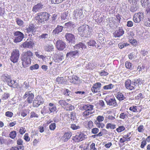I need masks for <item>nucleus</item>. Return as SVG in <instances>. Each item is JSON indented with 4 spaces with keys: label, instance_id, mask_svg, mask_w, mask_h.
I'll use <instances>...</instances> for the list:
<instances>
[{
    "label": "nucleus",
    "instance_id": "f257e3e1",
    "mask_svg": "<svg viewBox=\"0 0 150 150\" xmlns=\"http://www.w3.org/2000/svg\"><path fill=\"white\" fill-rule=\"evenodd\" d=\"M33 54L30 50H27L23 53L21 57L22 65L25 68L29 66L31 64L32 59L33 58Z\"/></svg>",
    "mask_w": 150,
    "mask_h": 150
},
{
    "label": "nucleus",
    "instance_id": "f03ea898",
    "mask_svg": "<svg viewBox=\"0 0 150 150\" xmlns=\"http://www.w3.org/2000/svg\"><path fill=\"white\" fill-rule=\"evenodd\" d=\"M91 28L87 25H83L78 29V34L81 37H88L91 34Z\"/></svg>",
    "mask_w": 150,
    "mask_h": 150
},
{
    "label": "nucleus",
    "instance_id": "7ed1b4c3",
    "mask_svg": "<svg viewBox=\"0 0 150 150\" xmlns=\"http://www.w3.org/2000/svg\"><path fill=\"white\" fill-rule=\"evenodd\" d=\"M50 14L46 12L39 13L35 17V20L39 23H44L49 19Z\"/></svg>",
    "mask_w": 150,
    "mask_h": 150
},
{
    "label": "nucleus",
    "instance_id": "20e7f679",
    "mask_svg": "<svg viewBox=\"0 0 150 150\" xmlns=\"http://www.w3.org/2000/svg\"><path fill=\"white\" fill-rule=\"evenodd\" d=\"M20 55V52L18 50L14 49L11 54L10 59L13 63L18 62Z\"/></svg>",
    "mask_w": 150,
    "mask_h": 150
},
{
    "label": "nucleus",
    "instance_id": "39448f33",
    "mask_svg": "<svg viewBox=\"0 0 150 150\" xmlns=\"http://www.w3.org/2000/svg\"><path fill=\"white\" fill-rule=\"evenodd\" d=\"M59 105L67 111H71L74 109V106L67 103L64 100H61L58 102Z\"/></svg>",
    "mask_w": 150,
    "mask_h": 150
},
{
    "label": "nucleus",
    "instance_id": "423d86ee",
    "mask_svg": "<svg viewBox=\"0 0 150 150\" xmlns=\"http://www.w3.org/2000/svg\"><path fill=\"white\" fill-rule=\"evenodd\" d=\"M56 47L59 51H62L64 50L67 46L65 42L61 40H58L56 42Z\"/></svg>",
    "mask_w": 150,
    "mask_h": 150
},
{
    "label": "nucleus",
    "instance_id": "0eeeda50",
    "mask_svg": "<svg viewBox=\"0 0 150 150\" xmlns=\"http://www.w3.org/2000/svg\"><path fill=\"white\" fill-rule=\"evenodd\" d=\"M144 18V13L142 12H139L135 13L133 16L134 21L137 23H139L141 21H143Z\"/></svg>",
    "mask_w": 150,
    "mask_h": 150
},
{
    "label": "nucleus",
    "instance_id": "6e6552de",
    "mask_svg": "<svg viewBox=\"0 0 150 150\" xmlns=\"http://www.w3.org/2000/svg\"><path fill=\"white\" fill-rule=\"evenodd\" d=\"M34 97V94L32 93L31 91H28L25 92L23 96L24 99L27 98L26 100L29 104H30L32 103Z\"/></svg>",
    "mask_w": 150,
    "mask_h": 150
},
{
    "label": "nucleus",
    "instance_id": "1a4fd4ad",
    "mask_svg": "<svg viewBox=\"0 0 150 150\" xmlns=\"http://www.w3.org/2000/svg\"><path fill=\"white\" fill-rule=\"evenodd\" d=\"M44 101L43 98L40 96H36L33 100V105L34 107H37L40 105L43 104Z\"/></svg>",
    "mask_w": 150,
    "mask_h": 150
},
{
    "label": "nucleus",
    "instance_id": "9d476101",
    "mask_svg": "<svg viewBox=\"0 0 150 150\" xmlns=\"http://www.w3.org/2000/svg\"><path fill=\"white\" fill-rule=\"evenodd\" d=\"M14 35L15 37L14 42L16 43L21 42L24 38V34L20 31L15 32Z\"/></svg>",
    "mask_w": 150,
    "mask_h": 150
},
{
    "label": "nucleus",
    "instance_id": "9b49d317",
    "mask_svg": "<svg viewBox=\"0 0 150 150\" xmlns=\"http://www.w3.org/2000/svg\"><path fill=\"white\" fill-rule=\"evenodd\" d=\"M37 29V27L35 25L32 23H30L27 26L26 30L27 33L29 34L31 33L33 35H34Z\"/></svg>",
    "mask_w": 150,
    "mask_h": 150
},
{
    "label": "nucleus",
    "instance_id": "f8f14e48",
    "mask_svg": "<svg viewBox=\"0 0 150 150\" xmlns=\"http://www.w3.org/2000/svg\"><path fill=\"white\" fill-rule=\"evenodd\" d=\"M102 84L100 82L95 83L91 88V90L93 93H100L101 91Z\"/></svg>",
    "mask_w": 150,
    "mask_h": 150
},
{
    "label": "nucleus",
    "instance_id": "ddd939ff",
    "mask_svg": "<svg viewBox=\"0 0 150 150\" xmlns=\"http://www.w3.org/2000/svg\"><path fill=\"white\" fill-rule=\"evenodd\" d=\"M86 138V136L82 133H78L73 137V139L76 142L81 141Z\"/></svg>",
    "mask_w": 150,
    "mask_h": 150
},
{
    "label": "nucleus",
    "instance_id": "4468645a",
    "mask_svg": "<svg viewBox=\"0 0 150 150\" xmlns=\"http://www.w3.org/2000/svg\"><path fill=\"white\" fill-rule=\"evenodd\" d=\"M65 37L68 43H74L75 41V37L74 35L71 33H67Z\"/></svg>",
    "mask_w": 150,
    "mask_h": 150
},
{
    "label": "nucleus",
    "instance_id": "2eb2a0df",
    "mask_svg": "<svg viewBox=\"0 0 150 150\" xmlns=\"http://www.w3.org/2000/svg\"><path fill=\"white\" fill-rule=\"evenodd\" d=\"M131 80L129 79H127L125 82V87L128 90L132 91L135 89V87L132 85Z\"/></svg>",
    "mask_w": 150,
    "mask_h": 150
},
{
    "label": "nucleus",
    "instance_id": "dca6fc26",
    "mask_svg": "<svg viewBox=\"0 0 150 150\" xmlns=\"http://www.w3.org/2000/svg\"><path fill=\"white\" fill-rule=\"evenodd\" d=\"M7 85L11 88H20L21 87L18 83H17L16 81L11 80L8 82Z\"/></svg>",
    "mask_w": 150,
    "mask_h": 150
},
{
    "label": "nucleus",
    "instance_id": "f3484780",
    "mask_svg": "<svg viewBox=\"0 0 150 150\" xmlns=\"http://www.w3.org/2000/svg\"><path fill=\"white\" fill-rule=\"evenodd\" d=\"M79 54V51L77 50H75L71 51L68 52L66 54V56L67 57H69L70 58H75V57L78 56Z\"/></svg>",
    "mask_w": 150,
    "mask_h": 150
},
{
    "label": "nucleus",
    "instance_id": "a211bd4d",
    "mask_svg": "<svg viewBox=\"0 0 150 150\" xmlns=\"http://www.w3.org/2000/svg\"><path fill=\"white\" fill-rule=\"evenodd\" d=\"M34 43L32 41H25L22 45V46L25 48H31L33 47Z\"/></svg>",
    "mask_w": 150,
    "mask_h": 150
},
{
    "label": "nucleus",
    "instance_id": "6ab92c4d",
    "mask_svg": "<svg viewBox=\"0 0 150 150\" xmlns=\"http://www.w3.org/2000/svg\"><path fill=\"white\" fill-rule=\"evenodd\" d=\"M107 103L108 105L111 106L112 107H116L117 106L116 100L114 98L110 99L107 101Z\"/></svg>",
    "mask_w": 150,
    "mask_h": 150
},
{
    "label": "nucleus",
    "instance_id": "aec40b11",
    "mask_svg": "<svg viewBox=\"0 0 150 150\" xmlns=\"http://www.w3.org/2000/svg\"><path fill=\"white\" fill-rule=\"evenodd\" d=\"M44 49L46 52H51L54 51V47L52 44H50L46 45L44 46Z\"/></svg>",
    "mask_w": 150,
    "mask_h": 150
},
{
    "label": "nucleus",
    "instance_id": "412c9836",
    "mask_svg": "<svg viewBox=\"0 0 150 150\" xmlns=\"http://www.w3.org/2000/svg\"><path fill=\"white\" fill-rule=\"evenodd\" d=\"M63 27L62 26L57 25V27L53 30L52 33L53 35H55L61 32L63 30Z\"/></svg>",
    "mask_w": 150,
    "mask_h": 150
},
{
    "label": "nucleus",
    "instance_id": "4be33fe9",
    "mask_svg": "<svg viewBox=\"0 0 150 150\" xmlns=\"http://www.w3.org/2000/svg\"><path fill=\"white\" fill-rule=\"evenodd\" d=\"M142 83V80L140 78L134 79L132 81V85L134 86L135 87L136 86H139V85H141Z\"/></svg>",
    "mask_w": 150,
    "mask_h": 150
},
{
    "label": "nucleus",
    "instance_id": "5701e85b",
    "mask_svg": "<svg viewBox=\"0 0 150 150\" xmlns=\"http://www.w3.org/2000/svg\"><path fill=\"white\" fill-rule=\"evenodd\" d=\"M49 109L50 110V113H54L57 110V107L56 105L53 103H50L49 104Z\"/></svg>",
    "mask_w": 150,
    "mask_h": 150
},
{
    "label": "nucleus",
    "instance_id": "b1692460",
    "mask_svg": "<svg viewBox=\"0 0 150 150\" xmlns=\"http://www.w3.org/2000/svg\"><path fill=\"white\" fill-rule=\"evenodd\" d=\"M1 78L4 82H6L7 83L9 82L11 78V76L7 74H4L1 76Z\"/></svg>",
    "mask_w": 150,
    "mask_h": 150
},
{
    "label": "nucleus",
    "instance_id": "393cba45",
    "mask_svg": "<svg viewBox=\"0 0 150 150\" xmlns=\"http://www.w3.org/2000/svg\"><path fill=\"white\" fill-rule=\"evenodd\" d=\"M43 7V5L41 3H38L37 5H35L32 8V11L33 12L38 11L42 9Z\"/></svg>",
    "mask_w": 150,
    "mask_h": 150
},
{
    "label": "nucleus",
    "instance_id": "a878e982",
    "mask_svg": "<svg viewBox=\"0 0 150 150\" xmlns=\"http://www.w3.org/2000/svg\"><path fill=\"white\" fill-rule=\"evenodd\" d=\"M124 33V31L123 29L120 28L118 30L115 31V37H119L122 35Z\"/></svg>",
    "mask_w": 150,
    "mask_h": 150
},
{
    "label": "nucleus",
    "instance_id": "bb28decb",
    "mask_svg": "<svg viewBox=\"0 0 150 150\" xmlns=\"http://www.w3.org/2000/svg\"><path fill=\"white\" fill-rule=\"evenodd\" d=\"M93 108V105L89 104L84 105L82 107L83 110L91 112H92Z\"/></svg>",
    "mask_w": 150,
    "mask_h": 150
},
{
    "label": "nucleus",
    "instance_id": "cd10ccee",
    "mask_svg": "<svg viewBox=\"0 0 150 150\" xmlns=\"http://www.w3.org/2000/svg\"><path fill=\"white\" fill-rule=\"evenodd\" d=\"M116 97L119 101H121L124 100L125 97L122 93L118 92L117 93Z\"/></svg>",
    "mask_w": 150,
    "mask_h": 150
},
{
    "label": "nucleus",
    "instance_id": "c85d7f7f",
    "mask_svg": "<svg viewBox=\"0 0 150 150\" xmlns=\"http://www.w3.org/2000/svg\"><path fill=\"white\" fill-rule=\"evenodd\" d=\"M71 136V133L70 132L66 133L62 137L63 139L64 142L67 141L70 138Z\"/></svg>",
    "mask_w": 150,
    "mask_h": 150
},
{
    "label": "nucleus",
    "instance_id": "c756f323",
    "mask_svg": "<svg viewBox=\"0 0 150 150\" xmlns=\"http://www.w3.org/2000/svg\"><path fill=\"white\" fill-rule=\"evenodd\" d=\"M74 47L76 49L81 48L82 49H85L86 46L85 44L82 42H80L78 44L75 45Z\"/></svg>",
    "mask_w": 150,
    "mask_h": 150
},
{
    "label": "nucleus",
    "instance_id": "7c9ffc66",
    "mask_svg": "<svg viewBox=\"0 0 150 150\" xmlns=\"http://www.w3.org/2000/svg\"><path fill=\"white\" fill-rule=\"evenodd\" d=\"M96 67L95 63L89 62L86 66V68L87 69L93 70Z\"/></svg>",
    "mask_w": 150,
    "mask_h": 150
},
{
    "label": "nucleus",
    "instance_id": "2f4dec72",
    "mask_svg": "<svg viewBox=\"0 0 150 150\" xmlns=\"http://www.w3.org/2000/svg\"><path fill=\"white\" fill-rule=\"evenodd\" d=\"M42 113L43 114H50V110L49 108L47 107L46 106H44L41 111Z\"/></svg>",
    "mask_w": 150,
    "mask_h": 150
},
{
    "label": "nucleus",
    "instance_id": "473e14b6",
    "mask_svg": "<svg viewBox=\"0 0 150 150\" xmlns=\"http://www.w3.org/2000/svg\"><path fill=\"white\" fill-rule=\"evenodd\" d=\"M96 42L94 40H91L87 42V44L88 46L94 47L96 46Z\"/></svg>",
    "mask_w": 150,
    "mask_h": 150
},
{
    "label": "nucleus",
    "instance_id": "72a5a7b5",
    "mask_svg": "<svg viewBox=\"0 0 150 150\" xmlns=\"http://www.w3.org/2000/svg\"><path fill=\"white\" fill-rule=\"evenodd\" d=\"M79 77L76 75L73 76L71 79H70V82L73 83H75L78 81Z\"/></svg>",
    "mask_w": 150,
    "mask_h": 150
},
{
    "label": "nucleus",
    "instance_id": "f704fd0d",
    "mask_svg": "<svg viewBox=\"0 0 150 150\" xmlns=\"http://www.w3.org/2000/svg\"><path fill=\"white\" fill-rule=\"evenodd\" d=\"M138 107L136 106H133L130 107L129 110L133 112H138L137 110Z\"/></svg>",
    "mask_w": 150,
    "mask_h": 150
},
{
    "label": "nucleus",
    "instance_id": "c9c22d12",
    "mask_svg": "<svg viewBox=\"0 0 150 150\" xmlns=\"http://www.w3.org/2000/svg\"><path fill=\"white\" fill-rule=\"evenodd\" d=\"M71 128L73 130H76L80 129V127L76 124H71Z\"/></svg>",
    "mask_w": 150,
    "mask_h": 150
},
{
    "label": "nucleus",
    "instance_id": "e433bc0d",
    "mask_svg": "<svg viewBox=\"0 0 150 150\" xmlns=\"http://www.w3.org/2000/svg\"><path fill=\"white\" fill-rule=\"evenodd\" d=\"M125 65L127 69H129L130 70H132V64L129 62L128 61L126 62Z\"/></svg>",
    "mask_w": 150,
    "mask_h": 150
},
{
    "label": "nucleus",
    "instance_id": "4c0bfd02",
    "mask_svg": "<svg viewBox=\"0 0 150 150\" xmlns=\"http://www.w3.org/2000/svg\"><path fill=\"white\" fill-rule=\"evenodd\" d=\"M114 85L112 83H110L108 85H105L103 87V89L105 90L111 89L113 87Z\"/></svg>",
    "mask_w": 150,
    "mask_h": 150
},
{
    "label": "nucleus",
    "instance_id": "58836bf2",
    "mask_svg": "<svg viewBox=\"0 0 150 150\" xmlns=\"http://www.w3.org/2000/svg\"><path fill=\"white\" fill-rule=\"evenodd\" d=\"M16 20V21L17 24L20 26H21L23 25L24 24V22L21 19H19L18 18H17Z\"/></svg>",
    "mask_w": 150,
    "mask_h": 150
},
{
    "label": "nucleus",
    "instance_id": "ea45409f",
    "mask_svg": "<svg viewBox=\"0 0 150 150\" xmlns=\"http://www.w3.org/2000/svg\"><path fill=\"white\" fill-rule=\"evenodd\" d=\"M145 68L144 65L142 64H139L138 66L137 67V70L139 71H142L144 70Z\"/></svg>",
    "mask_w": 150,
    "mask_h": 150
},
{
    "label": "nucleus",
    "instance_id": "a19ab883",
    "mask_svg": "<svg viewBox=\"0 0 150 150\" xmlns=\"http://www.w3.org/2000/svg\"><path fill=\"white\" fill-rule=\"evenodd\" d=\"M74 25V23H73L71 22H69L66 23L65 24V26L68 28H71V27H73Z\"/></svg>",
    "mask_w": 150,
    "mask_h": 150
},
{
    "label": "nucleus",
    "instance_id": "79ce46f5",
    "mask_svg": "<svg viewBox=\"0 0 150 150\" xmlns=\"http://www.w3.org/2000/svg\"><path fill=\"white\" fill-rule=\"evenodd\" d=\"M64 80L63 77H58L56 79V81L59 84H62L64 82Z\"/></svg>",
    "mask_w": 150,
    "mask_h": 150
},
{
    "label": "nucleus",
    "instance_id": "37998d69",
    "mask_svg": "<svg viewBox=\"0 0 150 150\" xmlns=\"http://www.w3.org/2000/svg\"><path fill=\"white\" fill-rule=\"evenodd\" d=\"M138 9V7L136 4H134V6L131 7L130 8V11L132 12H135Z\"/></svg>",
    "mask_w": 150,
    "mask_h": 150
},
{
    "label": "nucleus",
    "instance_id": "c03bdc74",
    "mask_svg": "<svg viewBox=\"0 0 150 150\" xmlns=\"http://www.w3.org/2000/svg\"><path fill=\"white\" fill-rule=\"evenodd\" d=\"M65 0H51L52 4H58L61 3Z\"/></svg>",
    "mask_w": 150,
    "mask_h": 150
},
{
    "label": "nucleus",
    "instance_id": "a18cd8bd",
    "mask_svg": "<svg viewBox=\"0 0 150 150\" xmlns=\"http://www.w3.org/2000/svg\"><path fill=\"white\" fill-rule=\"evenodd\" d=\"M39 65L38 64H36L34 65L31 66L30 69L32 71L34 69H37L39 68Z\"/></svg>",
    "mask_w": 150,
    "mask_h": 150
},
{
    "label": "nucleus",
    "instance_id": "49530a36",
    "mask_svg": "<svg viewBox=\"0 0 150 150\" xmlns=\"http://www.w3.org/2000/svg\"><path fill=\"white\" fill-rule=\"evenodd\" d=\"M106 128L107 129L110 128L114 129L115 128V125L113 124H112L111 123H109L107 124Z\"/></svg>",
    "mask_w": 150,
    "mask_h": 150
},
{
    "label": "nucleus",
    "instance_id": "de8ad7c7",
    "mask_svg": "<svg viewBox=\"0 0 150 150\" xmlns=\"http://www.w3.org/2000/svg\"><path fill=\"white\" fill-rule=\"evenodd\" d=\"M16 136V132L15 131H13L11 132L9 134V137L12 139H13Z\"/></svg>",
    "mask_w": 150,
    "mask_h": 150
},
{
    "label": "nucleus",
    "instance_id": "09e8293b",
    "mask_svg": "<svg viewBox=\"0 0 150 150\" xmlns=\"http://www.w3.org/2000/svg\"><path fill=\"white\" fill-rule=\"evenodd\" d=\"M92 112L87 111L86 110H85V111L83 112V115L84 117H87L89 116L90 114H92Z\"/></svg>",
    "mask_w": 150,
    "mask_h": 150
},
{
    "label": "nucleus",
    "instance_id": "8fccbe9b",
    "mask_svg": "<svg viewBox=\"0 0 150 150\" xmlns=\"http://www.w3.org/2000/svg\"><path fill=\"white\" fill-rule=\"evenodd\" d=\"M115 16L116 18V21H117V22L120 23L121 20L122 19L121 16L119 14L117 13L116 15Z\"/></svg>",
    "mask_w": 150,
    "mask_h": 150
},
{
    "label": "nucleus",
    "instance_id": "3c124183",
    "mask_svg": "<svg viewBox=\"0 0 150 150\" xmlns=\"http://www.w3.org/2000/svg\"><path fill=\"white\" fill-rule=\"evenodd\" d=\"M10 95L8 93H4L2 96V99L6 100L9 97Z\"/></svg>",
    "mask_w": 150,
    "mask_h": 150
},
{
    "label": "nucleus",
    "instance_id": "603ef678",
    "mask_svg": "<svg viewBox=\"0 0 150 150\" xmlns=\"http://www.w3.org/2000/svg\"><path fill=\"white\" fill-rule=\"evenodd\" d=\"M30 114V118H32L33 117L37 118L38 117V115L33 111L31 112Z\"/></svg>",
    "mask_w": 150,
    "mask_h": 150
},
{
    "label": "nucleus",
    "instance_id": "864d4df0",
    "mask_svg": "<svg viewBox=\"0 0 150 150\" xmlns=\"http://www.w3.org/2000/svg\"><path fill=\"white\" fill-rule=\"evenodd\" d=\"M48 35L47 34L44 33L42 34L39 36V38L40 39H45L48 38Z\"/></svg>",
    "mask_w": 150,
    "mask_h": 150
},
{
    "label": "nucleus",
    "instance_id": "5fc2aeb1",
    "mask_svg": "<svg viewBox=\"0 0 150 150\" xmlns=\"http://www.w3.org/2000/svg\"><path fill=\"white\" fill-rule=\"evenodd\" d=\"M96 126L99 128H103L104 127L105 125L103 122H96Z\"/></svg>",
    "mask_w": 150,
    "mask_h": 150
},
{
    "label": "nucleus",
    "instance_id": "6e6d98bb",
    "mask_svg": "<svg viewBox=\"0 0 150 150\" xmlns=\"http://www.w3.org/2000/svg\"><path fill=\"white\" fill-rule=\"evenodd\" d=\"M13 115V113L11 111H7L5 113V115L9 117H12Z\"/></svg>",
    "mask_w": 150,
    "mask_h": 150
},
{
    "label": "nucleus",
    "instance_id": "4d7b16f0",
    "mask_svg": "<svg viewBox=\"0 0 150 150\" xmlns=\"http://www.w3.org/2000/svg\"><path fill=\"white\" fill-rule=\"evenodd\" d=\"M104 117L103 116L99 115L96 118V120L98 122H101L103 121Z\"/></svg>",
    "mask_w": 150,
    "mask_h": 150
},
{
    "label": "nucleus",
    "instance_id": "13d9d810",
    "mask_svg": "<svg viewBox=\"0 0 150 150\" xmlns=\"http://www.w3.org/2000/svg\"><path fill=\"white\" fill-rule=\"evenodd\" d=\"M144 24L146 26L150 27V20L149 18L145 20L144 21Z\"/></svg>",
    "mask_w": 150,
    "mask_h": 150
},
{
    "label": "nucleus",
    "instance_id": "bf43d9fd",
    "mask_svg": "<svg viewBox=\"0 0 150 150\" xmlns=\"http://www.w3.org/2000/svg\"><path fill=\"white\" fill-rule=\"evenodd\" d=\"M124 129L125 127L123 126H120L116 129V130L118 132H121Z\"/></svg>",
    "mask_w": 150,
    "mask_h": 150
},
{
    "label": "nucleus",
    "instance_id": "052dcab7",
    "mask_svg": "<svg viewBox=\"0 0 150 150\" xmlns=\"http://www.w3.org/2000/svg\"><path fill=\"white\" fill-rule=\"evenodd\" d=\"M27 110L25 109L22 110L21 113V116L24 117L26 116L27 115Z\"/></svg>",
    "mask_w": 150,
    "mask_h": 150
},
{
    "label": "nucleus",
    "instance_id": "680f3d73",
    "mask_svg": "<svg viewBox=\"0 0 150 150\" xmlns=\"http://www.w3.org/2000/svg\"><path fill=\"white\" fill-rule=\"evenodd\" d=\"M129 41L132 45H136L137 43V40L134 39H129Z\"/></svg>",
    "mask_w": 150,
    "mask_h": 150
},
{
    "label": "nucleus",
    "instance_id": "e2e57ef3",
    "mask_svg": "<svg viewBox=\"0 0 150 150\" xmlns=\"http://www.w3.org/2000/svg\"><path fill=\"white\" fill-rule=\"evenodd\" d=\"M50 129L51 130H54L56 127V124L55 123H53L49 126Z\"/></svg>",
    "mask_w": 150,
    "mask_h": 150
},
{
    "label": "nucleus",
    "instance_id": "0e129e2a",
    "mask_svg": "<svg viewBox=\"0 0 150 150\" xmlns=\"http://www.w3.org/2000/svg\"><path fill=\"white\" fill-rule=\"evenodd\" d=\"M6 139H4L3 137H0V144L6 143Z\"/></svg>",
    "mask_w": 150,
    "mask_h": 150
},
{
    "label": "nucleus",
    "instance_id": "69168bd1",
    "mask_svg": "<svg viewBox=\"0 0 150 150\" xmlns=\"http://www.w3.org/2000/svg\"><path fill=\"white\" fill-rule=\"evenodd\" d=\"M99 131L98 129L96 128H93L92 129L91 132L93 134H97Z\"/></svg>",
    "mask_w": 150,
    "mask_h": 150
},
{
    "label": "nucleus",
    "instance_id": "338daca9",
    "mask_svg": "<svg viewBox=\"0 0 150 150\" xmlns=\"http://www.w3.org/2000/svg\"><path fill=\"white\" fill-rule=\"evenodd\" d=\"M90 150H97L95 148V144L94 143H92L90 146Z\"/></svg>",
    "mask_w": 150,
    "mask_h": 150
},
{
    "label": "nucleus",
    "instance_id": "774afa93",
    "mask_svg": "<svg viewBox=\"0 0 150 150\" xmlns=\"http://www.w3.org/2000/svg\"><path fill=\"white\" fill-rule=\"evenodd\" d=\"M67 14L66 12H64L62 14L61 16L62 19L63 20H65L67 18Z\"/></svg>",
    "mask_w": 150,
    "mask_h": 150
}]
</instances>
